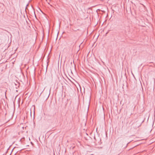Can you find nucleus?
<instances>
[{"label":"nucleus","instance_id":"nucleus-1","mask_svg":"<svg viewBox=\"0 0 155 155\" xmlns=\"http://www.w3.org/2000/svg\"><path fill=\"white\" fill-rule=\"evenodd\" d=\"M48 58L47 59V67H46V68H47L48 65Z\"/></svg>","mask_w":155,"mask_h":155},{"label":"nucleus","instance_id":"nucleus-2","mask_svg":"<svg viewBox=\"0 0 155 155\" xmlns=\"http://www.w3.org/2000/svg\"><path fill=\"white\" fill-rule=\"evenodd\" d=\"M47 69H48V68H46V71H47Z\"/></svg>","mask_w":155,"mask_h":155},{"label":"nucleus","instance_id":"nucleus-3","mask_svg":"<svg viewBox=\"0 0 155 155\" xmlns=\"http://www.w3.org/2000/svg\"><path fill=\"white\" fill-rule=\"evenodd\" d=\"M74 69H75V70L77 71V70H76V68H74Z\"/></svg>","mask_w":155,"mask_h":155},{"label":"nucleus","instance_id":"nucleus-4","mask_svg":"<svg viewBox=\"0 0 155 155\" xmlns=\"http://www.w3.org/2000/svg\"><path fill=\"white\" fill-rule=\"evenodd\" d=\"M108 70V71H109V70L108 68H107Z\"/></svg>","mask_w":155,"mask_h":155},{"label":"nucleus","instance_id":"nucleus-5","mask_svg":"<svg viewBox=\"0 0 155 155\" xmlns=\"http://www.w3.org/2000/svg\"><path fill=\"white\" fill-rule=\"evenodd\" d=\"M108 70V71H109V70L108 68H107Z\"/></svg>","mask_w":155,"mask_h":155},{"label":"nucleus","instance_id":"nucleus-6","mask_svg":"<svg viewBox=\"0 0 155 155\" xmlns=\"http://www.w3.org/2000/svg\"><path fill=\"white\" fill-rule=\"evenodd\" d=\"M108 70V71H109V70L108 68H107Z\"/></svg>","mask_w":155,"mask_h":155},{"label":"nucleus","instance_id":"nucleus-7","mask_svg":"<svg viewBox=\"0 0 155 155\" xmlns=\"http://www.w3.org/2000/svg\"><path fill=\"white\" fill-rule=\"evenodd\" d=\"M35 69H34V71H35Z\"/></svg>","mask_w":155,"mask_h":155},{"label":"nucleus","instance_id":"nucleus-8","mask_svg":"<svg viewBox=\"0 0 155 155\" xmlns=\"http://www.w3.org/2000/svg\"><path fill=\"white\" fill-rule=\"evenodd\" d=\"M50 93H49V95H50Z\"/></svg>","mask_w":155,"mask_h":155},{"label":"nucleus","instance_id":"nucleus-9","mask_svg":"<svg viewBox=\"0 0 155 155\" xmlns=\"http://www.w3.org/2000/svg\"><path fill=\"white\" fill-rule=\"evenodd\" d=\"M46 1H47V0H46Z\"/></svg>","mask_w":155,"mask_h":155}]
</instances>
